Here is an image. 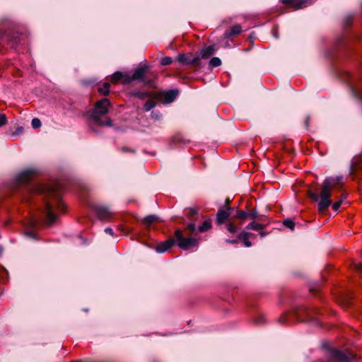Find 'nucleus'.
<instances>
[{"instance_id":"nucleus-1","label":"nucleus","mask_w":362,"mask_h":362,"mask_svg":"<svg viewBox=\"0 0 362 362\" xmlns=\"http://www.w3.org/2000/svg\"><path fill=\"white\" fill-rule=\"evenodd\" d=\"M58 187V185L56 184H36L33 186L29 187L26 189L25 194L23 198V201L25 202L28 203L31 202L33 196L35 194L43 196V204L40 209V217L32 221L31 225L33 226H35L44 217L46 218V221L49 225L53 224L56 222L57 217L54 214H53L52 204L47 200V198L53 197L57 204L59 210L62 211L64 206L62 201L58 197V194H57Z\"/></svg>"},{"instance_id":"nucleus-2","label":"nucleus","mask_w":362,"mask_h":362,"mask_svg":"<svg viewBox=\"0 0 362 362\" xmlns=\"http://www.w3.org/2000/svg\"><path fill=\"white\" fill-rule=\"evenodd\" d=\"M343 184L342 176L327 177L322 182L320 194L315 192L308 191V196L314 201L318 202V209L320 212L325 211L331 205V189L338 185Z\"/></svg>"},{"instance_id":"nucleus-3","label":"nucleus","mask_w":362,"mask_h":362,"mask_svg":"<svg viewBox=\"0 0 362 362\" xmlns=\"http://www.w3.org/2000/svg\"><path fill=\"white\" fill-rule=\"evenodd\" d=\"M110 103L108 99L103 98L95 103V107L90 112V117L92 122L98 126L112 127V122L109 117H102L108 112Z\"/></svg>"},{"instance_id":"nucleus-4","label":"nucleus","mask_w":362,"mask_h":362,"mask_svg":"<svg viewBox=\"0 0 362 362\" xmlns=\"http://www.w3.org/2000/svg\"><path fill=\"white\" fill-rule=\"evenodd\" d=\"M175 235L178 246L182 250H189L198 245V240L196 238L183 237L182 232L180 230H177L175 233Z\"/></svg>"},{"instance_id":"nucleus-5","label":"nucleus","mask_w":362,"mask_h":362,"mask_svg":"<svg viewBox=\"0 0 362 362\" xmlns=\"http://www.w3.org/2000/svg\"><path fill=\"white\" fill-rule=\"evenodd\" d=\"M7 43L11 48L14 47L20 43V37L17 33H13L12 35L10 34L3 35L0 33V45H4Z\"/></svg>"},{"instance_id":"nucleus-6","label":"nucleus","mask_w":362,"mask_h":362,"mask_svg":"<svg viewBox=\"0 0 362 362\" xmlns=\"http://www.w3.org/2000/svg\"><path fill=\"white\" fill-rule=\"evenodd\" d=\"M200 57H193L191 53L180 54L176 58V61L182 64H197L199 61Z\"/></svg>"},{"instance_id":"nucleus-7","label":"nucleus","mask_w":362,"mask_h":362,"mask_svg":"<svg viewBox=\"0 0 362 362\" xmlns=\"http://www.w3.org/2000/svg\"><path fill=\"white\" fill-rule=\"evenodd\" d=\"M35 170L33 169H28L20 173L16 177V181L18 184H27L29 183L33 175Z\"/></svg>"},{"instance_id":"nucleus-8","label":"nucleus","mask_w":362,"mask_h":362,"mask_svg":"<svg viewBox=\"0 0 362 362\" xmlns=\"http://www.w3.org/2000/svg\"><path fill=\"white\" fill-rule=\"evenodd\" d=\"M95 211L98 218L103 221L107 220L112 215V211L108 208L103 206H95Z\"/></svg>"},{"instance_id":"nucleus-9","label":"nucleus","mask_w":362,"mask_h":362,"mask_svg":"<svg viewBox=\"0 0 362 362\" xmlns=\"http://www.w3.org/2000/svg\"><path fill=\"white\" fill-rule=\"evenodd\" d=\"M175 244L174 239H168L165 242L159 243L156 247V250L158 253H163L170 249Z\"/></svg>"},{"instance_id":"nucleus-10","label":"nucleus","mask_w":362,"mask_h":362,"mask_svg":"<svg viewBox=\"0 0 362 362\" xmlns=\"http://www.w3.org/2000/svg\"><path fill=\"white\" fill-rule=\"evenodd\" d=\"M284 4H291L294 9H300L307 6V0H281Z\"/></svg>"},{"instance_id":"nucleus-11","label":"nucleus","mask_w":362,"mask_h":362,"mask_svg":"<svg viewBox=\"0 0 362 362\" xmlns=\"http://www.w3.org/2000/svg\"><path fill=\"white\" fill-rule=\"evenodd\" d=\"M146 71V67H139L136 69L132 76V79L139 80L141 82L146 83V80L144 79V76Z\"/></svg>"},{"instance_id":"nucleus-12","label":"nucleus","mask_w":362,"mask_h":362,"mask_svg":"<svg viewBox=\"0 0 362 362\" xmlns=\"http://www.w3.org/2000/svg\"><path fill=\"white\" fill-rule=\"evenodd\" d=\"M242 33V27L239 24H236L224 33L225 38H230L233 36L239 35Z\"/></svg>"},{"instance_id":"nucleus-13","label":"nucleus","mask_w":362,"mask_h":362,"mask_svg":"<svg viewBox=\"0 0 362 362\" xmlns=\"http://www.w3.org/2000/svg\"><path fill=\"white\" fill-rule=\"evenodd\" d=\"M230 216V212L223 209H219L217 212L216 220L218 224L223 223Z\"/></svg>"},{"instance_id":"nucleus-14","label":"nucleus","mask_w":362,"mask_h":362,"mask_svg":"<svg viewBox=\"0 0 362 362\" xmlns=\"http://www.w3.org/2000/svg\"><path fill=\"white\" fill-rule=\"evenodd\" d=\"M158 221V216L156 215H148L141 220V223L146 227L149 228L152 223Z\"/></svg>"},{"instance_id":"nucleus-15","label":"nucleus","mask_w":362,"mask_h":362,"mask_svg":"<svg viewBox=\"0 0 362 362\" xmlns=\"http://www.w3.org/2000/svg\"><path fill=\"white\" fill-rule=\"evenodd\" d=\"M177 90H170L164 94V101L167 103H172L177 96Z\"/></svg>"},{"instance_id":"nucleus-16","label":"nucleus","mask_w":362,"mask_h":362,"mask_svg":"<svg viewBox=\"0 0 362 362\" xmlns=\"http://www.w3.org/2000/svg\"><path fill=\"white\" fill-rule=\"evenodd\" d=\"M264 226L261 223H256L255 221L250 222L247 226V230H261L264 228Z\"/></svg>"},{"instance_id":"nucleus-17","label":"nucleus","mask_w":362,"mask_h":362,"mask_svg":"<svg viewBox=\"0 0 362 362\" xmlns=\"http://www.w3.org/2000/svg\"><path fill=\"white\" fill-rule=\"evenodd\" d=\"M214 54V48L209 46L200 52L202 58L207 59Z\"/></svg>"},{"instance_id":"nucleus-18","label":"nucleus","mask_w":362,"mask_h":362,"mask_svg":"<svg viewBox=\"0 0 362 362\" xmlns=\"http://www.w3.org/2000/svg\"><path fill=\"white\" fill-rule=\"evenodd\" d=\"M110 85L109 83L105 82L103 84V86L98 88V92L104 95H107L110 93Z\"/></svg>"},{"instance_id":"nucleus-19","label":"nucleus","mask_w":362,"mask_h":362,"mask_svg":"<svg viewBox=\"0 0 362 362\" xmlns=\"http://www.w3.org/2000/svg\"><path fill=\"white\" fill-rule=\"evenodd\" d=\"M211 227V223L209 221H205L203 223L198 227V231L200 233L205 232L210 229Z\"/></svg>"},{"instance_id":"nucleus-20","label":"nucleus","mask_w":362,"mask_h":362,"mask_svg":"<svg viewBox=\"0 0 362 362\" xmlns=\"http://www.w3.org/2000/svg\"><path fill=\"white\" fill-rule=\"evenodd\" d=\"M156 105V102L154 100H148L144 105L145 111H150Z\"/></svg>"},{"instance_id":"nucleus-21","label":"nucleus","mask_w":362,"mask_h":362,"mask_svg":"<svg viewBox=\"0 0 362 362\" xmlns=\"http://www.w3.org/2000/svg\"><path fill=\"white\" fill-rule=\"evenodd\" d=\"M235 217L241 221H245L248 218L247 211L243 210L237 211Z\"/></svg>"},{"instance_id":"nucleus-22","label":"nucleus","mask_w":362,"mask_h":362,"mask_svg":"<svg viewBox=\"0 0 362 362\" xmlns=\"http://www.w3.org/2000/svg\"><path fill=\"white\" fill-rule=\"evenodd\" d=\"M124 75L120 71H116L112 75V82L117 83L119 80L123 78Z\"/></svg>"},{"instance_id":"nucleus-23","label":"nucleus","mask_w":362,"mask_h":362,"mask_svg":"<svg viewBox=\"0 0 362 362\" xmlns=\"http://www.w3.org/2000/svg\"><path fill=\"white\" fill-rule=\"evenodd\" d=\"M221 64V60L216 57H212L209 61V65L212 67H217Z\"/></svg>"},{"instance_id":"nucleus-24","label":"nucleus","mask_w":362,"mask_h":362,"mask_svg":"<svg viewBox=\"0 0 362 362\" xmlns=\"http://www.w3.org/2000/svg\"><path fill=\"white\" fill-rule=\"evenodd\" d=\"M250 235H251V234L250 233L246 232V231H243L238 234V239L240 240H243L244 242V240H246V239H249Z\"/></svg>"},{"instance_id":"nucleus-25","label":"nucleus","mask_w":362,"mask_h":362,"mask_svg":"<svg viewBox=\"0 0 362 362\" xmlns=\"http://www.w3.org/2000/svg\"><path fill=\"white\" fill-rule=\"evenodd\" d=\"M173 62V59L170 57H164L160 60V64L163 66H167L170 64H172Z\"/></svg>"},{"instance_id":"nucleus-26","label":"nucleus","mask_w":362,"mask_h":362,"mask_svg":"<svg viewBox=\"0 0 362 362\" xmlns=\"http://www.w3.org/2000/svg\"><path fill=\"white\" fill-rule=\"evenodd\" d=\"M227 230L230 233H235L238 230V227L233 223L230 222L227 225Z\"/></svg>"},{"instance_id":"nucleus-27","label":"nucleus","mask_w":362,"mask_h":362,"mask_svg":"<svg viewBox=\"0 0 362 362\" xmlns=\"http://www.w3.org/2000/svg\"><path fill=\"white\" fill-rule=\"evenodd\" d=\"M283 223L286 227H287L291 230H293L295 228V223L290 219L284 220Z\"/></svg>"},{"instance_id":"nucleus-28","label":"nucleus","mask_w":362,"mask_h":362,"mask_svg":"<svg viewBox=\"0 0 362 362\" xmlns=\"http://www.w3.org/2000/svg\"><path fill=\"white\" fill-rule=\"evenodd\" d=\"M32 127L33 129H37L41 127V121L38 118H33L32 119Z\"/></svg>"},{"instance_id":"nucleus-29","label":"nucleus","mask_w":362,"mask_h":362,"mask_svg":"<svg viewBox=\"0 0 362 362\" xmlns=\"http://www.w3.org/2000/svg\"><path fill=\"white\" fill-rule=\"evenodd\" d=\"M187 230H188L191 233H194L197 230L195 223H189L187 226Z\"/></svg>"},{"instance_id":"nucleus-30","label":"nucleus","mask_w":362,"mask_h":362,"mask_svg":"<svg viewBox=\"0 0 362 362\" xmlns=\"http://www.w3.org/2000/svg\"><path fill=\"white\" fill-rule=\"evenodd\" d=\"M151 115V117L156 120H160L162 119V115L159 112L153 111Z\"/></svg>"},{"instance_id":"nucleus-31","label":"nucleus","mask_w":362,"mask_h":362,"mask_svg":"<svg viewBox=\"0 0 362 362\" xmlns=\"http://www.w3.org/2000/svg\"><path fill=\"white\" fill-rule=\"evenodd\" d=\"M300 314H301V310H299L295 311L292 314V316H293V317H295L297 320L303 321L304 319L301 318Z\"/></svg>"},{"instance_id":"nucleus-32","label":"nucleus","mask_w":362,"mask_h":362,"mask_svg":"<svg viewBox=\"0 0 362 362\" xmlns=\"http://www.w3.org/2000/svg\"><path fill=\"white\" fill-rule=\"evenodd\" d=\"M134 95L138 97L140 99H144L145 98L148 97V93L146 92H137L134 93Z\"/></svg>"},{"instance_id":"nucleus-33","label":"nucleus","mask_w":362,"mask_h":362,"mask_svg":"<svg viewBox=\"0 0 362 362\" xmlns=\"http://www.w3.org/2000/svg\"><path fill=\"white\" fill-rule=\"evenodd\" d=\"M247 214H248V218H250V219L254 220L257 217V213L255 210L247 211Z\"/></svg>"},{"instance_id":"nucleus-34","label":"nucleus","mask_w":362,"mask_h":362,"mask_svg":"<svg viewBox=\"0 0 362 362\" xmlns=\"http://www.w3.org/2000/svg\"><path fill=\"white\" fill-rule=\"evenodd\" d=\"M342 202H343V200H342V199H340L339 201L334 202V203L332 204V209H333L335 211H338V209H339V207H340V206L341 205Z\"/></svg>"},{"instance_id":"nucleus-35","label":"nucleus","mask_w":362,"mask_h":362,"mask_svg":"<svg viewBox=\"0 0 362 362\" xmlns=\"http://www.w3.org/2000/svg\"><path fill=\"white\" fill-rule=\"evenodd\" d=\"M354 268L356 272L362 274V264L361 263H355L354 264Z\"/></svg>"},{"instance_id":"nucleus-36","label":"nucleus","mask_w":362,"mask_h":362,"mask_svg":"<svg viewBox=\"0 0 362 362\" xmlns=\"http://www.w3.org/2000/svg\"><path fill=\"white\" fill-rule=\"evenodd\" d=\"M279 322L281 323H286L290 322V319L288 315L282 316L279 318Z\"/></svg>"},{"instance_id":"nucleus-37","label":"nucleus","mask_w":362,"mask_h":362,"mask_svg":"<svg viewBox=\"0 0 362 362\" xmlns=\"http://www.w3.org/2000/svg\"><path fill=\"white\" fill-rule=\"evenodd\" d=\"M6 117L4 115H0V127L6 124Z\"/></svg>"},{"instance_id":"nucleus-38","label":"nucleus","mask_w":362,"mask_h":362,"mask_svg":"<svg viewBox=\"0 0 362 362\" xmlns=\"http://www.w3.org/2000/svg\"><path fill=\"white\" fill-rule=\"evenodd\" d=\"M124 80V83H130L131 81H134V79H132V77L129 76H123V78Z\"/></svg>"},{"instance_id":"nucleus-39","label":"nucleus","mask_w":362,"mask_h":362,"mask_svg":"<svg viewBox=\"0 0 362 362\" xmlns=\"http://www.w3.org/2000/svg\"><path fill=\"white\" fill-rule=\"evenodd\" d=\"M105 232L110 235H113L114 233H113V230L111 228H106L105 229Z\"/></svg>"},{"instance_id":"nucleus-40","label":"nucleus","mask_w":362,"mask_h":362,"mask_svg":"<svg viewBox=\"0 0 362 362\" xmlns=\"http://www.w3.org/2000/svg\"><path fill=\"white\" fill-rule=\"evenodd\" d=\"M351 91L352 93V94L356 97V98H358V95L356 92V90L354 88V87H351Z\"/></svg>"},{"instance_id":"nucleus-41","label":"nucleus","mask_w":362,"mask_h":362,"mask_svg":"<svg viewBox=\"0 0 362 362\" xmlns=\"http://www.w3.org/2000/svg\"><path fill=\"white\" fill-rule=\"evenodd\" d=\"M244 245L247 247H249L252 245V243L251 242L248 240V239H246V240H244Z\"/></svg>"},{"instance_id":"nucleus-42","label":"nucleus","mask_w":362,"mask_h":362,"mask_svg":"<svg viewBox=\"0 0 362 362\" xmlns=\"http://www.w3.org/2000/svg\"><path fill=\"white\" fill-rule=\"evenodd\" d=\"M26 235H27L28 236H29L30 238H35V234H34V233H33V232H32V231L26 232Z\"/></svg>"},{"instance_id":"nucleus-43","label":"nucleus","mask_w":362,"mask_h":362,"mask_svg":"<svg viewBox=\"0 0 362 362\" xmlns=\"http://www.w3.org/2000/svg\"><path fill=\"white\" fill-rule=\"evenodd\" d=\"M122 152L131 151V152H133V153L134 152V150L128 149V148H126V147H123V148H122Z\"/></svg>"},{"instance_id":"nucleus-44","label":"nucleus","mask_w":362,"mask_h":362,"mask_svg":"<svg viewBox=\"0 0 362 362\" xmlns=\"http://www.w3.org/2000/svg\"><path fill=\"white\" fill-rule=\"evenodd\" d=\"M226 241L228 242V243H233V244H235V243H238L237 240H227Z\"/></svg>"},{"instance_id":"nucleus-45","label":"nucleus","mask_w":362,"mask_h":362,"mask_svg":"<svg viewBox=\"0 0 362 362\" xmlns=\"http://www.w3.org/2000/svg\"><path fill=\"white\" fill-rule=\"evenodd\" d=\"M302 311H303V313H305V314L306 315H308V310H307L305 308H302Z\"/></svg>"},{"instance_id":"nucleus-46","label":"nucleus","mask_w":362,"mask_h":362,"mask_svg":"<svg viewBox=\"0 0 362 362\" xmlns=\"http://www.w3.org/2000/svg\"><path fill=\"white\" fill-rule=\"evenodd\" d=\"M259 234H260V236H261L262 238H263V237H264V236L266 235V233H265L264 232H262H262H260V233H259Z\"/></svg>"},{"instance_id":"nucleus-47","label":"nucleus","mask_w":362,"mask_h":362,"mask_svg":"<svg viewBox=\"0 0 362 362\" xmlns=\"http://www.w3.org/2000/svg\"><path fill=\"white\" fill-rule=\"evenodd\" d=\"M346 199V196L345 194L341 195V199L343 201Z\"/></svg>"},{"instance_id":"nucleus-48","label":"nucleus","mask_w":362,"mask_h":362,"mask_svg":"<svg viewBox=\"0 0 362 362\" xmlns=\"http://www.w3.org/2000/svg\"><path fill=\"white\" fill-rule=\"evenodd\" d=\"M3 253V248L0 246V256L2 255Z\"/></svg>"},{"instance_id":"nucleus-49","label":"nucleus","mask_w":362,"mask_h":362,"mask_svg":"<svg viewBox=\"0 0 362 362\" xmlns=\"http://www.w3.org/2000/svg\"><path fill=\"white\" fill-rule=\"evenodd\" d=\"M308 120H309V117H307V119H306V127H308Z\"/></svg>"},{"instance_id":"nucleus-50","label":"nucleus","mask_w":362,"mask_h":362,"mask_svg":"<svg viewBox=\"0 0 362 362\" xmlns=\"http://www.w3.org/2000/svg\"><path fill=\"white\" fill-rule=\"evenodd\" d=\"M226 202H227V204H228L230 201H229V199H228L226 200Z\"/></svg>"}]
</instances>
